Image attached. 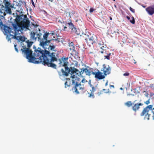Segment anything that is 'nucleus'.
<instances>
[{"label": "nucleus", "mask_w": 154, "mask_h": 154, "mask_svg": "<svg viewBox=\"0 0 154 154\" xmlns=\"http://www.w3.org/2000/svg\"><path fill=\"white\" fill-rule=\"evenodd\" d=\"M55 46H54V45H52V46L50 45V46H49V47L48 48V51H49L51 53H54L55 54V57L56 58V60H55L54 61H57V57H58V54H56L55 52H53V51H55V52L56 51L54 50L55 49Z\"/></svg>", "instance_id": "obj_13"}, {"label": "nucleus", "mask_w": 154, "mask_h": 154, "mask_svg": "<svg viewBox=\"0 0 154 154\" xmlns=\"http://www.w3.org/2000/svg\"><path fill=\"white\" fill-rule=\"evenodd\" d=\"M53 31H50L48 32H46L43 35V38H53Z\"/></svg>", "instance_id": "obj_15"}, {"label": "nucleus", "mask_w": 154, "mask_h": 154, "mask_svg": "<svg viewBox=\"0 0 154 154\" xmlns=\"http://www.w3.org/2000/svg\"><path fill=\"white\" fill-rule=\"evenodd\" d=\"M126 18H127L128 20H130V17H129L128 16H126Z\"/></svg>", "instance_id": "obj_42"}, {"label": "nucleus", "mask_w": 154, "mask_h": 154, "mask_svg": "<svg viewBox=\"0 0 154 154\" xmlns=\"http://www.w3.org/2000/svg\"><path fill=\"white\" fill-rule=\"evenodd\" d=\"M69 15H70V13H69Z\"/></svg>", "instance_id": "obj_56"}, {"label": "nucleus", "mask_w": 154, "mask_h": 154, "mask_svg": "<svg viewBox=\"0 0 154 154\" xmlns=\"http://www.w3.org/2000/svg\"><path fill=\"white\" fill-rule=\"evenodd\" d=\"M111 69V67L109 65L104 64L103 65L101 71L103 72L104 74L106 76L110 73Z\"/></svg>", "instance_id": "obj_8"}, {"label": "nucleus", "mask_w": 154, "mask_h": 154, "mask_svg": "<svg viewBox=\"0 0 154 154\" xmlns=\"http://www.w3.org/2000/svg\"><path fill=\"white\" fill-rule=\"evenodd\" d=\"M125 105L128 107H130L132 106V103L131 101H128L125 103Z\"/></svg>", "instance_id": "obj_27"}, {"label": "nucleus", "mask_w": 154, "mask_h": 154, "mask_svg": "<svg viewBox=\"0 0 154 154\" xmlns=\"http://www.w3.org/2000/svg\"><path fill=\"white\" fill-rule=\"evenodd\" d=\"M32 4L35 7L34 4L32 0Z\"/></svg>", "instance_id": "obj_43"}, {"label": "nucleus", "mask_w": 154, "mask_h": 154, "mask_svg": "<svg viewBox=\"0 0 154 154\" xmlns=\"http://www.w3.org/2000/svg\"><path fill=\"white\" fill-rule=\"evenodd\" d=\"M81 70L83 71V73L84 72H85L86 75L90 76L91 73L92 74V72L90 71L87 68H83L81 69Z\"/></svg>", "instance_id": "obj_19"}, {"label": "nucleus", "mask_w": 154, "mask_h": 154, "mask_svg": "<svg viewBox=\"0 0 154 154\" xmlns=\"http://www.w3.org/2000/svg\"><path fill=\"white\" fill-rule=\"evenodd\" d=\"M18 40V41L19 42H20V41H21L22 42H24L25 41V40L26 39H16Z\"/></svg>", "instance_id": "obj_37"}, {"label": "nucleus", "mask_w": 154, "mask_h": 154, "mask_svg": "<svg viewBox=\"0 0 154 154\" xmlns=\"http://www.w3.org/2000/svg\"><path fill=\"white\" fill-rule=\"evenodd\" d=\"M153 105H150L144 108L141 112L140 114L141 116H143L145 120H149L151 116V114L149 113V111L152 110Z\"/></svg>", "instance_id": "obj_5"}, {"label": "nucleus", "mask_w": 154, "mask_h": 154, "mask_svg": "<svg viewBox=\"0 0 154 154\" xmlns=\"http://www.w3.org/2000/svg\"><path fill=\"white\" fill-rule=\"evenodd\" d=\"M86 42L88 44L91 45V44H93V43H96V41H94V39H85Z\"/></svg>", "instance_id": "obj_21"}, {"label": "nucleus", "mask_w": 154, "mask_h": 154, "mask_svg": "<svg viewBox=\"0 0 154 154\" xmlns=\"http://www.w3.org/2000/svg\"><path fill=\"white\" fill-rule=\"evenodd\" d=\"M85 90V88H84V84H82L81 83H79L77 82L72 88V90L76 94L83 93Z\"/></svg>", "instance_id": "obj_6"}, {"label": "nucleus", "mask_w": 154, "mask_h": 154, "mask_svg": "<svg viewBox=\"0 0 154 154\" xmlns=\"http://www.w3.org/2000/svg\"><path fill=\"white\" fill-rule=\"evenodd\" d=\"M90 86L91 87V92L94 93L96 90V88L94 86H92V85L91 84Z\"/></svg>", "instance_id": "obj_30"}, {"label": "nucleus", "mask_w": 154, "mask_h": 154, "mask_svg": "<svg viewBox=\"0 0 154 154\" xmlns=\"http://www.w3.org/2000/svg\"><path fill=\"white\" fill-rule=\"evenodd\" d=\"M70 85V79H69V80L67 81L65 83V87L66 88L68 87H69Z\"/></svg>", "instance_id": "obj_25"}, {"label": "nucleus", "mask_w": 154, "mask_h": 154, "mask_svg": "<svg viewBox=\"0 0 154 154\" xmlns=\"http://www.w3.org/2000/svg\"><path fill=\"white\" fill-rule=\"evenodd\" d=\"M107 49L108 48L106 45L101 46L99 50V52L103 55L105 58L109 60L111 54L107 51Z\"/></svg>", "instance_id": "obj_7"}, {"label": "nucleus", "mask_w": 154, "mask_h": 154, "mask_svg": "<svg viewBox=\"0 0 154 154\" xmlns=\"http://www.w3.org/2000/svg\"><path fill=\"white\" fill-rule=\"evenodd\" d=\"M88 34L89 33L88 32L86 33H82L80 35L81 37L84 38H91V37L88 35Z\"/></svg>", "instance_id": "obj_20"}, {"label": "nucleus", "mask_w": 154, "mask_h": 154, "mask_svg": "<svg viewBox=\"0 0 154 154\" xmlns=\"http://www.w3.org/2000/svg\"><path fill=\"white\" fill-rule=\"evenodd\" d=\"M26 42L27 43L28 48H29L30 47L33 43L32 42L29 41V40H28Z\"/></svg>", "instance_id": "obj_23"}, {"label": "nucleus", "mask_w": 154, "mask_h": 154, "mask_svg": "<svg viewBox=\"0 0 154 154\" xmlns=\"http://www.w3.org/2000/svg\"><path fill=\"white\" fill-rule=\"evenodd\" d=\"M96 43L100 45L101 46L105 45L104 43L105 41L104 39V40H103L102 39H96Z\"/></svg>", "instance_id": "obj_18"}, {"label": "nucleus", "mask_w": 154, "mask_h": 154, "mask_svg": "<svg viewBox=\"0 0 154 154\" xmlns=\"http://www.w3.org/2000/svg\"><path fill=\"white\" fill-rule=\"evenodd\" d=\"M67 24L69 25V29H71V32H74L78 35H79V33H78V31H77L76 28L74 27L73 24L71 22H69V23H66V25Z\"/></svg>", "instance_id": "obj_12"}, {"label": "nucleus", "mask_w": 154, "mask_h": 154, "mask_svg": "<svg viewBox=\"0 0 154 154\" xmlns=\"http://www.w3.org/2000/svg\"><path fill=\"white\" fill-rule=\"evenodd\" d=\"M51 2H52V0L51 1Z\"/></svg>", "instance_id": "obj_61"}, {"label": "nucleus", "mask_w": 154, "mask_h": 154, "mask_svg": "<svg viewBox=\"0 0 154 154\" xmlns=\"http://www.w3.org/2000/svg\"><path fill=\"white\" fill-rule=\"evenodd\" d=\"M150 97L148 99V100H147L145 102H144V103L145 104H146V105H148V104H149L150 103Z\"/></svg>", "instance_id": "obj_33"}, {"label": "nucleus", "mask_w": 154, "mask_h": 154, "mask_svg": "<svg viewBox=\"0 0 154 154\" xmlns=\"http://www.w3.org/2000/svg\"><path fill=\"white\" fill-rule=\"evenodd\" d=\"M33 48L35 49L33 55L35 60L36 61L35 63H41L45 66L56 68V65L53 63L56 60L55 54L51 53L45 49L44 51L42 50L40 48L36 49L34 45Z\"/></svg>", "instance_id": "obj_2"}, {"label": "nucleus", "mask_w": 154, "mask_h": 154, "mask_svg": "<svg viewBox=\"0 0 154 154\" xmlns=\"http://www.w3.org/2000/svg\"><path fill=\"white\" fill-rule=\"evenodd\" d=\"M68 25L69 26V25L68 24H67L66 26H68ZM65 25H66V26H64V28H64L63 30H64V31L66 30V29L67 28V27L66 26V24H65Z\"/></svg>", "instance_id": "obj_41"}, {"label": "nucleus", "mask_w": 154, "mask_h": 154, "mask_svg": "<svg viewBox=\"0 0 154 154\" xmlns=\"http://www.w3.org/2000/svg\"><path fill=\"white\" fill-rule=\"evenodd\" d=\"M109 19H110V20H112V17H109Z\"/></svg>", "instance_id": "obj_44"}, {"label": "nucleus", "mask_w": 154, "mask_h": 154, "mask_svg": "<svg viewBox=\"0 0 154 154\" xmlns=\"http://www.w3.org/2000/svg\"><path fill=\"white\" fill-rule=\"evenodd\" d=\"M116 0H113L114 1H115Z\"/></svg>", "instance_id": "obj_58"}, {"label": "nucleus", "mask_w": 154, "mask_h": 154, "mask_svg": "<svg viewBox=\"0 0 154 154\" xmlns=\"http://www.w3.org/2000/svg\"><path fill=\"white\" fill-rule=\"evenodd\" d=\"M88 82V81L86 80L85 79L83 78L82 80L81 81V82L80 83H84L85 84H87Z\"/></svg>", "instance_id": "obj_31"}, {"label": "nucleus", "mask_w": 154, "mask_h": 154, "mask_svg": "<svg viewBox=\"0 0 154 154\" xmlns=\"http://www.w3.org/2000/svg\"><path fill=\"white\" fill-rule=\"evenodd\" d=\"M11 39H8V41H9V40H11Z\"/></svg>", "instance_id": "obj_55"}, {"label": "nucleus", "mask_w": 154, "mask_h": 154, "mask_svg": "<svg viewBox=\"0 0 154 154\" xmlns=\"http://www.w3.org/2000/svg\"><path fill=\"white\" fill-rule=\"evenodd\" d=\"M69 47H70V50L71 51H74V46H73V44L72 42L71 43H70L69 45Z\"/></svg>", "instance_id": "obj_28"}, {"label": "nucleus", "mask_w": 154, "mask_h": 154, "mask_svg": "<svg viewBox=\"0 0 154 154\" xmlns=\"http://www.w3.org/2000/svg\"><path fill=\"white\" fill-rule=\"evenodd\" d=\"M152 119L153 120H154V111H152Z\"/></svg>", "instance_id": "obj_40"}, {"label": "nucleus", "mask_w": 154, "mask_h": 154, "mask_svg": "<svg viewBox=\"0 0 154 154\" xmlns=\"http://www.w3.org/2000/svg\"><path fill=\"white\" fill-rule=\"evenodd\" d=\"M91 53H93V52H90L89 54H91Z\"/></svg>", "instance_id": "obj_52"}, {"label": "nucleus", "mask_w": 154, "mask_h": 154, "mask_svg": "<svg viewBox=\"0 0 154 154\" xmlns=\"http://www.w3.org/2000/svg\"><path fill=\"white\" fill-rule=\"evenodd\" d=\"M23 45V44L22 43H21V45Z\"/></svg>", "instance_id": "obj_53"}, {"label": "nucleus", "mask_w": 154, "mask_h": 154, "mask_svg": "<svg viewBox=\"0 0 154 154\" xmlns=\"http://www.w3.org/2000/svg\"><path fill=\"white\" fill-rule=\"evenodd\" d=\"M143 105V104L141 103H135L134 104L133 106L132 107V108L134 111L136 112L140 109V106H142Z\"/></svg>", "instance_id": "obj_16"}, {"label": "nucleus", "mask_w": 154, "mask_h": 154, "mask_svg": "<svg viewBox=\"0 0 154 154\" xmlns=\"http://www.w3.org/2000/svg\"><path fill=\"white\" fill-rule=\"evenodd\" d=\"M105 92V93H107V91Z\"/></svg>", "instance_id": "obj_59"}, {"label": "nucleus", "mask_w": 154, "mask_h": 154, "mask_svg": "<svg viewBox=\"0 0 154 154\" xmlns=\"http://www.w3.org/2000/svg\"><path fill=\"white\" fill-rule=\"evenodd\" d=\"M53 38H58V37H59V34H57L56 33L55 31H53Z\"/></svg>", "instance_id": "obj_26"}, {"label": "nucleus", "mask_w": 154, "mask_h": 154, "mask_svg": "<svg viewBox=\"0 0 154 154\" xmlns=\"http://www.w3.org/2000/svg\"><path fill=\"white\" fill-rule=\"evenodd\" d=\"M58 60L59 61V64H60V65H62L65 67V71L63 69H62L61 70L62 73V75H63L68 76L69 75V73L71 75V77L74 79L75 77H77V76H79L80 75H81L79 71L77 69L74 67H71L69 68L67 66L66 63L64 62V60H63L64 63L63 64H62V62L60 59H59Z\"/></svg>", "instance_id": "obj_3"}, {"label": "nucleus", "mask_w": 154, "mask_h": 154, "mask_svg": "<svg viewBox=\"0 0 154 154\" xmlns=\"http://www.w3.org/2000/svg\"><path fill=\"white\" fill-rule=\"evenodd\" d=\"M58 41L60 42V40H58Z\"/></svg>", "instance_id": "obj_60"}, {"label": "nucleus", "mask_w": 154, "mask_h": 154, "mask_svg": "<svg viewBox=\"0 0 154 154\" xmlns=\"http://www.w3.org/2000/svg\"><path fill=\"white\" fill-rule=\"evenodd\" d=\"M134 63L135 64H136V62L135 61V60H134Z\"/></svg>", "instance_id": "obj_49"}, {"label": "nucleus", "mask_w": 154, "mask_h": 154, "mask_svg": "<svg viewBox=\"0 0 154 154\" xmlns=\"http://www.w3.org/2000/svg\"><path fill=\"white\" fill-rule=\"evenodd\" d=\"M152 110H154V108H152Z\"/></svg>", "instance_id": "obj_54"}, {"label": "nucleus", "mask_w": 154, "mask_h": 154, "mask_svg": "<svg viewBox=\"0 0 154 154\" xmlns=\"http://www.w3.org/2000/svg\"><path fill=\"white\" fill-rule=\"evenodd\" d=\"M106 90L105 89H103V90H102V91H106Z\"/></svg>", "instance_id": "obj_51"}, {"label": "nucleus", "mask_w": 154, "mask_h": 154, "mask_svg": "<svg viewBox=\"0 0 154 154\" xmlns=\"http://www.w3.org/2000/svg\"><path fill=\"white\" fill-rule=\"evenodd\" d=\"M108 85V82H107L105 84V85L107 86Z\"/></svg>", "instance_id": "obj_45"}, {"label": "nucleus", "mask_w": 154, "mask_h": 154, "mask_svg": "<svg viewBox=\"0 0 154 154\" xmlns=\"http://www.w3.org/2000/svg\"><path fill=\"white\" fill-rule=\"evenodd\" d=\"M81 84H84V88H85V84H84V83H81Z\"/></svg>", "instance_id": "obj_47"}, {"label": "nucleus", "mask_w": 154, "mask_h": 154, "mask_svg": "<svg viewBox=\"0 0 154 154\" xmlns=\"http://www.w3.org/2000/svg\"><path fill=\"white\" fill-rule=\"evenodd\" d=\"M53 40H55L56 41H57L58 39H52ZM59 40H60V39H58Z\"/></svg>", "instance_id": "obj_48"}, {"label": "nucleus", "mask_w": 154, "mask_h": 154, "mask_svg": "<svg viewBox=\"0 0 154 154\" xmlns=\"http://www.w3.org/2000/svg\"><path fill=\"white\" fill-rule=\"evenodd\" d=\"M16 46H17V45H14V48H15V49L16 51L18 53V50L17 49V48H16Z\"/></svg>", "instance_id": "obj_38"}, {"label": "nucleus", "mask_w": 154, "mask_h": 154, "mask_svg": "<svg viewBox=\"0 0 154 154\" xmlns=\"http://www.w3.org/2000/svg\"><path fill=\"white\" fill-rule=\"evenodd\" d=\"M35 33L34 32L31 33V37L32 38H40V37L41 35V34H37V35L38 36L37 37H35Z\"/></svg>", "instance_id": "obj_22"}, {"label": "nucleus", "mask_w": 154, "mask_h": 154, "mask_svg": "<svg viewBox=\"0 0 154 154\" xmlns=\"http://www.w3.org/2000/svg\"><path fill=\"white\" fill-rule=\"evenodd\" d=\"M14 20L15 24L12 23L15 32H14L11 31V29L10 27L3 24L2 20L0 19V27L2 28L3 26V31L4 34L7 36H11V38H17L16 32L21 31L24 28L28 29L30 24L29 20L27 16L23 14L20 15L17 14L16 18ZM17 37L19 38H23L21 36H17ZM23 38H27L24 37Z\"/></svg>", "instance_id": "obj_1"}, {"label": "nucleus", "mask_w": 154, "mask_h": 154, "mask_svg": "<svg viewBox=\"0 0 154 154\" xmlns=\"http://www.w3.org/2000/svg\"><path fill=\"white\" fill-rule=\"evenodd\" d=\"M56 21L58 23H64V21L61 18H57L56 19Z\"/></svg>", "instance_id": "obj_24"}, {"label": "nucleus", "mask_w": 154, "mask_h": 154, "mask_svg": "<svg viewBox=\"0 0 154 154\" xmlns=\"http://www.w3.org/2000/svg\"><path fill=\"white\" fill-rule=\"evenodd\" d=\"M94 9H93V8H90L89 11L91 13L92 12L94 11Z\"/></svg>", "instance_id": "obj_39"}, {"label": "nucleus", "mask_w": 154, "mask_h": 154, "mask_svg": "<svg viewBox=\"0 0 154 154\" xmlns=\"http://www.w3.org/2000/svg\"><path fill=\"white\" fill-rule=\"evenodd\" d=\"M129 75L130 73L128 72H126L123 74V75L125 76H128Z\"/></svg>", "instance_id": "obj_34"}, {"label": "nucleus", "mask_w": 154, "mask_h": 154, "mask_svg": "<svg viewBox=\"0 0 154 154\" xmlns=\"http://www.w3.org/2000/svg\"><path fill=\"white\" fill-rule=\"evenodd\" d=\"M13 6H12L11 4V3L8 2H6L5 4V7H4L5 11V12L10 14H11V8H13Z\"/></svg>", "instance_id": "obj_11"}, {"label": "nucleus", "mask_w": 154, "mask_h": 154, "mask_svg": "<svg viewBox=\"0 0 154 154\" xmlns=\"http://www.w3.org/2000/svg\"><path fill=\"white\" fill-rule=\"evenodd\" d=\"M48 39H38V41L40 42V45L43 48H45L46 46H48L50 43L52 39L48 40Z\"/></svg>", "instance_id": "obj_10"}, {"label": "nucleus", "mask_w": 154, "mask_h": 154, "mask_svg": "<svg viewBox=\"0 0 154 154\" xmlns=\"http://www.w3.org/2000/svg\"><path fill=\"white\" fill-rule=\"evenodd\" d=\"M97 71L96 72H92V74L94 75L95 78L99 80H101L105 78V75L97 69Z\"/></svg>", "instance_id": "obj_9"}, {"label": "nucleus", "mask_w": 154, "mask_h": 154, "mask_svg": "<svg viewBox=\"0 0 154 154\" xmlns=\"http://www.w3.org/2000/svg\"><path fill=\"white\" fill-rule=\"evenodd\" d=\"M120 89L121 90H123V88H120Z\"/></svg>", "instance_id": "obj_50"}, {"label": "nucleus", "mask_w": 154, "mask_h": 154, "mask_svg": "<svg viewBox=\"0 0 154 154\" xmlns=\"http://www.w3.org/2000/svg\"><path fill=\"white\" fill-rule=\"evenodd\" d=\"M146 10L150 15H152L154 14V5H151L147 8Z\"/></svg>", "instance_id": "obj_14"}, {"label": "nucleus", "mask_w": 154, "mask_h": 154, "mask_svg": "<svg viewBox=\"0 0 154 154\" xmlns=\"http://www.w3.org/2000/svg\"><path fill=\"white\" fill-rule=\"evenodd\" d=\"M132 19L130 20V22L133 24H134L135 23V20L133 17H132Z\"/></svg>", "instance_id": "obj_32"}, {"label": "nucleus", "mask_w": 154, "mask_h": 154, "mask_svg": "<svg viewBox=\"0 0 154 154\" xmlns=\"http://www.w3.org/2000/svg\"><path fill=\"white\" fill-rule=\"evenodd\" d=\"M64 60H66V58H64Z\"/></svg>", "instance_id": "obj_57"}, {"label": "nucleus", "mask_w": 154, "mask_h": 154, "mask_svg": "<svg viewBox=\"0 0 154 154\" xmlns=\"http://www.w3.org/2000/svg\"><path fill=\"white\" fill-rule=\"evenodd\" d=\"M89 95L88 97L90 98H94V96L93 92H91V93H88Z\"/></svg>", "instance_id": "obj_29"}, {"label": "nucleus", "mask_w": 154, "mask_h": 154, "mask_svg": "<svg viewBox=\"0 0 154 154\" xmlns=\"http://www.w3.org/2000/svg\"><path fill=\"white\" fill-rule=\"evenodd\" d=\"M23 54L26 55V58L30 62L35 63L36 61L35 60V57L34 55H32V50L29 48H27L26 46H22L21 49Z\"/></svg>", "instance_id": "obj_4"}, {"label": "nucleus", "mask_w": 154, "mask_h": 154, "mask_svg": "<svg viewBox=\"0 0 154 154\" xmlns=\"http://www.w3.org/2000/svg\"><path fill=\"white\" fill-rule=\"evenodd\" d=\"M129 9L130 11H131L132 12H133V13H135L134 9L131 8V7H130Z\"/></svg>", "instance_id": "obj_36"}, {"label": "nucleus", "mask_w": 154, "mask_h": 154, "mask_svg": "<svg viewBox=\"0 0 154 154\" xmlns=\"http://www.w3.org/2000/svg\"><path fill=\"white\" fill-rule=\"evenodd\" d=\"M143 92L145 93L144 95L145 96L147 97H148L149 95V94L147 92L145 91H144Z\"/></svg>", "instance_id": "obj_35"}, {"label": "nucleus", "mask_w": 154, "mask_h": 154, "mask_svg": "<svg viewBox=\"0 0 154 154\" xmlns=\"http://www.w3.org/2000/svg\"><path fill=\"white\" fill-rule=\"evenodd\" d=\"M110 87H113V88H114V85H110Z\"/></svg>", "instance_id": "obj_46"}, {"label": "nucleus", "mask_w": 154, "mask_h": 154, "mask_svg": "<svg viewBox=\"0 0 154 154\" xmlns=\"http://www.w3.org/2000/svg\"><path fill=\"white\" fill-rule=\"evenodd\" d=\"M4 8V7L3 5H2L1 8H0V19H1V20L2 19V17H4V16L6 15L5 11L3 9Z\"/></svg>", "instance_id": "obj_17"}]
</instances>
